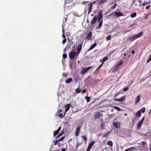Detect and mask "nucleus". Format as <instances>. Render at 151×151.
Segmentation results:
<instances>
[{
	"instance_id": "obj_1",
	"label": "nucleus",
	"mask_w": 151,
	"mask_h": 151,
	"mask_svg": "<svg viewBox=\"0 0 151 151\" xmlns=\"http://www.w3.org/2000/svg\"><path fill=\"white\" fill-rule=\"evenodd\" d=\"M103 17V14L102 11L101 10H100L98 13L97 17L96 15H95V16L92 19L91 21V26H93L94 24L96 23L97 21L98 22H100L101 20Z\"/></svg>"
},
{
	"instance_id": "obj_2",
	"label": "nucleus",
	"mask_w": 151,
	"mask_h": 151,
	"mask_svg": "<svg viewBox=\"0 0 151 151\" xmlns=\"http://www.w3.org/2000/svg\"><path fill=\"white\" fill-rule=\"evenodd\" d=\"M143 34V32H141L139 34L137 35H134L132 36L129 37L128 39L130 41H134L136 39L142 36Z\"/></svg>"
},
{
	"instance_id": "obj_3",
	"label": "nucleus",
	"mask_w": 151,
	"mask_h": 151,
	"mask_svg": "<svg viewBox=\"0 0 151 151\" xmlns=\"http://www.w3.org/2000/svg\"><path fill=\"white\" fill-rule=\"evenodd\" d=\"M76 52L73 51H70L69 54V58L71 59L74 58L76 55Z\"/></svg>"
},
{
	"instance_id": "obj_4",
	"label": "nucleus",
	"mask_w": 151,
	"mask_h": 151,
	"mask_svg": "<svg viewBox=\"0 0 151 151\" xmlns=\"http://www.w3.org/2000/svg\"><path fill=\"white\" fill-rule=\"evenodd\" d=\"M92 67V66H91L87 68H83L81 71V74L82 75L84 74Z\"/></svg>"
},
{
	"instance_id": "obj_5",
	"label": "nucleus",
	"mask_w": 151,
	"mask_h": 151,
	"mask_svg": "<svg viewBox=\"0 0 151 151\" xmlns=\"http://www.w3.org/2000/svg\"><path fill=\"white\" fill-rule=\"evenodd\" d=\"M96 1H93L92 2V3H90L88 5V6H89L88 7V14H89L91 12L92 9V6L93 5L95 2H96Z\"/></svg>"
},
{
	"instance_id": "obj_6",
	"label": "nucleus",
	"mask_w": 151,
	"mask_h": 151,
	"mask_svg": "<svg viewBox=\"0 0 151 151\" xmlns=\"http://www.w3.org/2000/svg\"><path fill=\"white\" fill-rule=\"evenodd\" d=\"M95 120L99 118L101 116H102V115L99 111L97 112L96 114L93 115Z\"/></svg>"
},
{
	"instance_id": "obj_7",
	"label": "nucleus",
	"mask_w": 151,
	"mask_h": 151,
	"mask_svg": "<svg viewBox=\"0 0 151 151\" xmlns=\"http://www.w3.org/2000/svg\"><path fill=\"white\" fill-rule=\"evenodd\" d=\"M95 142L94 141H92L91 143L88 144L87 149L86 151H89L91 149L92 146L93 145Z\"/></svg>"
},
{
	"instance_id": "obj_8",
	"label": "nucleus",
	"mask_w": 151,
	"mask_h": 151,
	"mask_svg": "<svg viewBox=\"0 0 151 151\" xmlns=\"http://www.w3.org/2000/svg\"><path fill=\"white\" fill-rule=\"evenodd\" d=\"M145 119V116L143 117V118L142 119V120L140 121H139V122L138 123L137 127L138 129H140V127L142 125V124L144 120Z\"/></svg>"
},
{
	"instance_id": "obj_9",
	"label": "nucleus",
	"mask_w": 151,
	"mask_h": 151,
	"mask_svg": "<svg viewBox=\"0 0 151 151\" xmlns=\"http://www.w3.org/2000/svg\"><path fill=\"white\" fill-rule=\"evenodd\" d=\"M81 127L80 126H79L76 129V131L75 132V135L76 136L79 135V134L80 132V128Z\"/></svg>"
},
{
	"instance_id": "obj_10",
	"label": "nucleus",
	"mask_w": 151,
	"mask_h": 151,
	"mask_svg": "<svg viewBox=\"0 0 151 151\" xmlns=\"http://www.w3.org/2000/svg\"><path fill=\"white\" fill-rule=\"evenodd\" d=\"M125 96H124L122 98H121L120 99H114L115 101H117L119 102H123L125 101Z\"/></svg>"
},
{
	"instance_id": "obj_11",
	"label": "nucleus",
	"mask_w": 151,
	"mask_h": 151,
	"mask_svg": "<svg viewBox=\"0 0 151 151\" xmlns=\"http://www.w3.org/2000/svg\"><path fill=\"white\" fill-rule=\"evenodd\" d=\"M114 14L116 15L117 17H120L122 16H124L122 13L120 12H117L114 11Z\"/></svg>"
},
{
	"instance_id": "obj_12",
	"label": "nucleus",
	"mask_w": 151,
	"mask_h": 151,
	"mask_svg": "<svg viewBox=\"0 0 151 151\" xmlns=\"http://www.w3.org/2000/svg\"><path fill=\"white\" fill-rule=\"evenodd\" d=\"M92 37V32H90L85 38L86 40H90Z\"/></svg>"
},
{
	"instance_id": "obj_13",
	"label": "nucleus",
	"mask_w": 151,
	"mask_h": 151,
	"mask_svg": "<svg viewBox=\"0 0 151 151\" xmlns=\"http://www.w3.org/2000/svg\"><path fill=\"white\" fill-rule=\"evenodd\" d=\"M113 125L115 127L118 129L120 127V123L118 122H114L113 123Z\"/></svg>"
},
{
	"instance_id": "obj_14",
	"label": "nucleus",
	"mask_w": 151,
	"mask_h": 151,
	"mask_svg": "<svg viewBox=\"0 0 151 151\" xmlns=\"http://www.w3.org/2000/svg\"><path fill=\"white\" fill-rule=\"evenodd\" d=\"M61 127H60L58 128L57 130L55 131L54 132V133L53 135L54 137H55L56 135L58 134L60 131L61 130Z\"/></svg>"
},
{
	"instance_id": "obj_15",
	"label": "nucleus",
	"mask_w": 151,
	"mask_h": 151,
	"mask_svg": "<svg viewBox=\"0 0 151 151\" xmlns=\"http://www.w3.org/2000/svg\"><path fill=\"white\" fill-rule=\"evenodd\" d=\"M71 106V104H69L65 106V111L66 112L69 109Z\"/></svg>"
},
{
	"instance_id": "obj_16",
	"label": "nucleus",
	"mask_w": 151,
	"mask_h": 151,
	"mask_svg": "<svg viewBox=\"0 0 151 151\" xmlns=\"http://www.w3.org/2000/svg\"><path fill=\"white\" fill-rule=\"evenodd\" d=\"M97 45V44L96 43H94L93 44L91 47L88 49L87 50V52L89 51L90 50L93 48L94 47H95Z\"/></svg>"
},
{
	"instance_id": "obj_17",
	"label": "nucleus",
	"mask_w": 151,
	"mask_h": 151,
	"mask_svg": "<svg viewBox=\"0 0 151 151\" xmlns=\"http://www.w3.org/2000/svg\"><path fill=\"white\" fill-rule=\"evenodd\" d=\"M140 97V95H138L136 97L135 99V103L137 104L139 102Z\"/></svg>"
},
{
	"instance_id": "obj_18",
	"label": "nucleus",
	"mask_w": 151,
	"mask_h": 151,
	"mask_svg": "<svg viewBox=\"0 0 151 151\" xmlns=\"http://www.w3.org/2000/svg\"><path fill=\"white\" fill-rule=\"evenodd\" d=\"M107 145L111 147H112L113 146V143L111 140H109L107 142Z\"/></svg>"
},
{
	"instance_id": "obj_19",
	"label": "nucleus",
	"mask_w": 151,
	"mask_h": 151,
	"mask_svg": "<svg viewBox=\"0 0 151 151\" xmlns=\"http://www.w3.org/2000/svg\"><path fill=\"white\" fill-rule=\"evenodd\" d=\"M83 42H82L80 45H79L77 49V51H81V50L82 49V45H83Z\"/></svg>"
},
{
	"instance_id": "obj_20",
	"label": "nucleus",
	"mask_w": 151,
	"mask_h": 151,
	"mask_svg": "<svg viewBox=\"0 0 151 151\" xmlns=\"http://www.w3.org/2000/svg\"><path fill=\"white\" fill-rule=\"evenodd\" d=\"M72 81V79L71 78H69L68 79L65 81L66 83H70Z\"/></svg>"
},
{
	"instance_id": "obj_21",
	"label": "nucleus",
	"mask_w": 151,
	"mask_h": 151,
	"mask_svg": "<svg viewBox=\"0 0 151 151\" xmlns=\"http://www.w3.org/2000/svg\"><path fill=\"white\" fill-rule=\"evenodd\" d=\"M123 61L121 60L119 63L116 65V68H118L123 63Z\"/></svg>"
},
{
	"instance_id": "obj_22",
	"label": "nucleus",
	"mask_w": 151,
	"mask_h": 151,
	"mask_svg": "<svg viewBox=\"0 0 151 151\" xmlns=\"http://www.w3.org/2000/svg\"><path fill=\"white\" fill-rule=\"evenodd\" d=\"M102 25V24L99 22V24L96 27V28H95L96 29H100V28L101 27Z\"/></svg>"
},
{
	"instance_id": "obj_23",
	"label": "nucleus",
	"mask_w": 151,
	"mask_h": 151,
	"mask_svg": "<svg viewBox=\"0 0 151 151\" xmlns=\"http://www.w3.org/2000/svg\"><path fill=\"white\" fill-rule=\"evenodd\" d=\"M141 114V110H139L136 113L137 116L138 117H140Z\"/></svg>"
},
{
	"instance_id": "obj_24",
	"label": "nucleus",
	"mask_w": 151,
	"mask_h": 151,
	"mask_svg": "<svg viewBox=\"0 0 151 151\" xmlns=\"http://www.w3.org/2000/svg\"><path fill=\"white\" fill-rule=\"evenodd\" d=\"M134 147H131L126 149L124 151H132L134 149Z\"/></svg>"
},
{
	"instance_id": "obj_25",
	"label": "nucleus",
	"mask_w": 151,
	"mask_h": 151,
	"mask_svg": "<svg viewBox=\"0 0 151 151\" xmlns=\"http://www.w3.org/2000/svg\"><path fill=\"white\" fill-rule=\"evenodd\" d=\"M110 132L109 131L108 132L104 134L103 136V137H107L108 135L110 133Z\"/></svg>"
},
{
	"instance_id": "obj_26",
	"label": "nucleus",
	"mask_w": 151,
	"mask_h": 151,
	"mask_svg": "<svg viewBox=\"0 0 151 151\" xmlns=\"http://www.w3.org/2000/svg\"><path fill=\"white\" fill-rule=\"evenodd\" d=\"M137 16V13L136 12H134L131 14V17L132 18H134L135 17Z\"/></svg>"
},
{
	"instance_id": "obj_27",
	"label": "nucleus",
	"mask_w": 151,
	"mask_h": 151,
	"mask_svg": "<svg viewBox=\"0 0 151 151\" xmlns=\"http://www.w3.org/2000/svg\"><path fill=\"white\" fill-rule=\"evenodd\" d=\"M81 137L83 138V139L84 140V142H85V143H86V142L87 140V138L86 137V136L85 135L82 136Z\"/></svg>"
},
{
	"instance_id": "obj_28",
	"label": "nucleus",
	"mask_w": 151,
	"mask_h": 151,
	"mask_svg": "<svg viewBox=\"0 0 151 151\" xmlns=\"http://www.w3.org/2000/svg\"><path fill=\"white\" fill-rule=\"evenodd\" d=\"M114 109L117 110L118 111H121V109L119 108V107H117L116 106H114Z\"/></svg>"
},
{
	"instance_id": "obj_29",
	"label": "nucleus",
	"mask_w": 151,
	"mask_h": 151,
	"mask_svg": "<svg viewBox=\"0 0 151 151\" xmlns=\"http://www.w3.org/2000/svg\"><path fill=\"white\" fill-rule=\"evenodd\" d=\"M85 99L86 100L87 102L90 101V98L89 97L86 96L85 97Z\"/></svg>"
},
{
	"instance_id": "obj_30",
	"label": "nucleus",
	"mask_w": 151,
	"mask_h": 151,
	"mask_svg": "<svg viewBox=\"0 0 151 151\" xmlns=\"http://www.w3.org/2000/svg\"><path fill=\"white\" fill-rule=\"evenodd\" d=\"M108 57L107 56H106L104 58H103V60H102V63H103L104 62H105V61L107 60Z\"/></svg>"
},
{
	"instance_id": "obj_31",
	"label": "nucleus",
	"mask_w": 151,
	"mask_h": 151,
	"mask_svg": "<svg viewBox=\"0 0 151 151\" xmlns=\"http://www.w3.org/2000/svg\"><path fill=\"white\" fill-rule=\"evenodd\" d=\"M111 38V36L110 35H109L106 37V40L107 41H109L110 40Z\"/></svg>"
},
{
	"instance_id": "obj_32",
	"label": "nucleus",
	"mask_w": 151,
	"mask_h": 151,
	"mask_svg": "<svg viewBox=\"0 0 151 151\" xmlns=\"http://www.w3.org/2000/svg\"><path fill=\"white\" fill-rule=\"evenodd\" d=\"M117 6V4L116 3H115V4L111 7V9L112 10H113Z\"/></svg>"
},
{
	"instance_id": "obj_33",
	"label": "nucleus",
	"mask_w": 151,
	"mask_h": 151,
	"mask_svg": "<svg viewBox=\"0 0 151 151\" xmlns=\"http://www.w3.org/2000/svg\"><path fill=\"white\" fill-rule=\"evenodd\" d=\"M81 89H79L78 88H76V92L77 93H79L81 92Z\"/></svg>"
},
{
	"instance_id": "obj_34",
	"label": "nucleus",
	"mask_w": 151,
	"mask_h": 151,
	"mask_svg": "<svg viewBox=\"0 0 151 151\" xmlns=\"http://www.w3.org/2000/svg\"><path fill=\"white\" fill-rule=\"evenodd\" d=\"M58 115L62 118H63L64 116V115H63L62 113H60V112L58 113Z\"/></svg>"
},
{
	"instance_id": "obj_35",
	"label": "nucleus",
	"mask_w": 151,
	"mask_h": 151,
	"mask_svg": "<svg viewBox=\"0 0 151 151\" xmlns=\"http://www.w3.org/2000/svg\"><path fill=\"white\" fill-rule=\"evenodd\" d=\"M63 134V132L62 131V132L60 133L56 137L57 138L59 137H60Z\"/></svg>"
},
{
	"instance_id": "obj_36",
	"label": "nucleus",
	"mask_w": 151,
	"mask_h": 151,
	"mask_svg": "<svg viewBox=\"0 0 151 151\" xmlns=\"http://www.w3.org/2000/svg\"><path fill=\"white\" fill-rule=\"evenodd\" d=\"M142 146L144 147H145L146 145H147L146 142H142Z\"/></svg>"
},
{
	"instance_id": "obj_37",
	"label": "nucleus",
	"mask_w": 151,
	"mask_h": 151,
	"mask_svg": "<svg viewBox=\"0 0 151 151\" xmlns=\"http://www.w3.org/2000/svg\"><path fill=\"white\" fill-rule=\"evenodd\" d=\"M107 0H101L100 2V4H103L105 2H106Z\"/></svg>"
},
{
	"instance_id": "obj_38",
	"label": "nucleus",
	"mask_w": 151,
	"mask_h": 151,
	"mask_svg": "<svg viewBox=\"0 0 151 151\" xmlns=\"http://www.w3.org/2000/svg\"><path fill=\"white\" fill-rule=\"evenodd\" d=\"M140 110H141V111L142 113H144L145 112V107L142 108Z\"/></svg>"
},
{
	"instance_id": "obj_39",
	"label": "nucleus",
	"mask_w": 151,
	"mask_h": 151,
	"mask_svg": "<svg viewBox=\"0 0 151 151\" xmlns=\"http://www.w3.org/2000/svg\"><path fill=\"white\" fill-rule=\"evenodd\" d=\"M63 58L64 59H66L67 58V55L66 54H64L63 55Z\"/></svg>"
},
{
	"instance_id": "obj_40",
	"label": "nucleus",
	"mask_w": 151,
	"mask_h": 151,
	"mask_svg": "<svg viewBox=\"0 0 151 151\" xmlns=\"http://www.w3.org/2000/svg\"><path fill=\"white\" fill-rule=\"evenodd\" d=\"M65 138V137L64 136L62 137L60 139L58 140V141H62Z\"/></svg>"
},
{
	"instance_id": "obj_41",
	"label": "nucleus",
	"mask_w": 151,
	"mask_h": 151,
	"mask_svg": "<svg viewBox=\"0 0 151 151\" xmlns=\"http://www.w3.org/2000/svg\"><path fill=\"white\" fill-rule=\"evenodd\" d=\"M150 3V2L148 3V2H144V3H142V5L143 6H145L147 4H149Z\"/></svg>"
},
{
	"instance_id": "obj_42",
	"label": "nucleus",
	"mask_w": 151,
	"mask_h": 151,
	"mask_svg": "<svg viewBox=\"0 0 151 151\" xmlns=\"http://www.w3.org/2000/svg\"><path fill=\"white\" fill-rule=\"evenodd\" d=\"M151 60V57L150 56V57L149 58V59L147 60V63H148Z\"/></svg>"
},
{
	"instance_id": "obj_43",
	"label": "nucleus",
	"mask_w": 151,
	"mask_h": 151,
	"mask_svg": "<svg viewBox=\"0 0 151 151\" xmlns=\"http://www.w3.org/2000/svg\"><path fill=\"white\" fill-rule=\"evenodd\" d=\"M128 87H126L125 88H124L123 90V91H127L128 89Z\"/></svg>"
},
{
	"instance_id": "obj_44",
	"label": "nucleus",
	"mask_w": 151,
	"mask_h": 151,
	"mask_svg": "<svg viewBox=\"0 0 151 151\" xmlns=\"http://www.w3.org/2000/svg\"><path fill=\"white\" fill-rule=\"evenodd\" d=\"M59 142V141H58V140L57 141H54V144L55 145H57V142Z\"/></svg>"
},
{
	"instance_id": "obj_45",
	"label": "nucleus",
	"mask_w": 151,
	"mask_h": 151,
	"mask_svg": "<svg viewBox=\"0 0 151 151\" xmlns=\"http://www.w3.org/2000/svg\"><path fill=\"white\" fill-rule=\"evenodd\" d=\"M67 40L66 39H64L63 40L62 42V43L63 44H64L66 42Z\"/></svg>"
},
{
	"instance_id": "obj_46",
	"label": "nucleus",
	"mask_w": 151,
	"mask_h": 151,
	"mask_svg": "<svg viewBox=\"0 0 151 151\" xmlns=\"http://www.w3.org/2000/svg\"><path fill=\"white\" fill-rule=\"evenodd\" d=\"M80 51H77V52H76V56H78V55L79 54L80 52Z\"/></svg>"
},
{
	"instance_id": "obj_47",
	"label": "nucleus",
	"mask_w": 151,
	"mask_h": 151,
	"mask_svg": "<svg viewBox=\"0 0 151 151\" xmlns=\"http://www.w3.org/2000/svg\"><path fill=\"white\" fill-rule=\"evenodd\" d=\"M86 89H84L83 90L82 92L83 93H85L86 92Z\"/></svg>"
},
{
	"instance_id": "obj_48",
	"label": "nucleus",
	"mask_w": 151,
	"mask_h": 151,
	"mask_svg": "<svg viewBox=\"0 0 151 151\" xmlns=\"http://www.w3.org/2000/svg\"><path fill=\"white\" fill-rule=\"evenodd\" d=\"M150 7V5H148L146 7V9L147 10Z\"/></svg>"
},
{
	"instance_id": "obj_49",
	"label": "nucleus",
	"mask_w": 151,
	"mask_h": 151,
	"mask_svg": "<svg viewBox=\"0 0 151 151\" xmlns=\"http://www.w3.org/2000/svg\"><path fill=\"white\" fill-rule=\"evenodd\" d=\"M68 50V48H67L66 47L64 49V52H66V51Z\"/></svg>"
},
{
	"instance_id": "obj_50",
	"label": "nucleus",
	"mask_w": 151,
	"mask_h": 151,
	"mask_svg": "<svg viewBox=\"0 0 151 151\" xmlns=\"http://www.w3.org/2000/svg\"><path fill=\"white\" fill-rule=\"evenodd\" d=\"M62 37H63V38L64 39H65V37H66L65 36V35H64L63 34L62 35Z\"/></svg>"
},
{
	"instance_id": "obj_51",
	"label": "nucleus",
	"mask_w": 151,
	"mask_h": 151,
	"mask_svg": "<svg viewBox=\"0 0 151 151\" xmlns=\"http://www.w3.org/2000/svg\"><path fill=\"white\" fill-rule=\"evenodd\" d=\"M78 147H79V146H78V145H76V148H75V149L76 150H77V149L78 148Z\"/></svg>"
},
{
	"instance_id": "obj_52",
	"label": "nucleus",
	"mask_w": 151,
	"mask_h": 151,
	"mask_svg": "<svg viewBox=\"0 0 151 151\" xmlns=\"http://www.w3.org/2000/svg\"><path fill=\"white\" fill-rule=\"evenodd\" d=\"M100 68H99V67H98V68H97V69H96V71H95V72H96L97 71V70H100Z\"/></svg>"
},
{
	"instance_id": "obj_53",
	"label": "nucleus",
	"mask_w": 151,
	"mask_h": 151,
	"mask_svg": "<svg viewBox=\"0 0 151 151\" xmlns=\"http://www.w3.org/2000/svg\"><path fill=\"white\" fill-rule=\"evenodd\" d=\"M66 149L65 148H63L61 151H65Z\"/></svg>"
},
{
	"instance_id": "obj_54",
	"label": "nucleus",
	"mask_w": 151,
	"mask_h": 151,
	"mask_svg": "<svg viewBox=\"0 0 151 151\" xmlns=\"http://www.w3.org/2000/svg\"><path fill=\"white\" fill-rule=\"evenodd\" d=\"M103 63H102L101 65H100V66H99V68H100V67H101L102 65H103Z\"/></svg>"
},
{
	"instance_id": "obj_55",
	"label": "nucleus",
	"mask_w": 151,
	"mask_h": 151,
	"mask_svg": "<svg viewBox=\"0 0 151 151\" xmlns=\"http://www.w3.org/2000/svg\"><path fill=\"white\" fill-rule=\"evenodd\" d=\"M63 76L64 77H65L66 76V74H63Z\"/></svg>"
},
{
	"instance_id": "obj_56",
	"label": "nucleus",
	"mask_w": 151,
	"mask_h": 151,
	"mask_svg": "<svg viewBox=\"0 0 151 151\" xmlns=\"http://www.w3.org/2000/svg\"><path fill=\"white\" fill-rule=\"evenodd\" d=\"M62 31H63V34H64V32H65V31H64V29H63V30H62Z\"/></svg>"
},
{
	"instance_id": "obj_57",
	"label": "nucleus",
	"mask_w": 151,
	"mask_h": 151,
	"mask_svg": "<svg viewBox=\"0 0 151 151\" xmlns=\"http://www.w3.org/2000/svg\"><path fill=\"white\" fill-rule=\"evenodd\" d=\"M62 111V109H60L59 110V112L60 113V112H61Z\"/></svg>"
},
{
	"instance_id": "obj_58",
	"label": "nucleus",
	"mask_w": 151,
	"mask_h": 151,
	"mask_svg": "<svg viewBox=\"0 0 151 151\" xmlns=\"http://www.w3.org/2000/svg\"><path fill=\"white\" fill-rule=\"evenodd\" d=\"M103 22V20L102 19V20H101L99 22L102 24Z\"/></svg>"
},
{
	"instance_id": "obj_59",
	"label": "nucleus",
	"mask_w": 151,
	"mask_h": 151,
	"mask_svg": "<svg viewBox=\"0 0 151 151\" xmlns=\"http://www.w3.org/2000/svg\"><path fill=\"white\" fill-rule=\"evenodd\" d=\"M132 53L133 54H134L135 53V52L134 50L132 51Z\"/></svg>"
},
{
	"instance_id": "obj_60",
	"label": "nucleus",
	"mask_w": 151,
	"mask_h": 151,
	"mask_svg": "<svg viewBox=\"0 0 151 151\" xmlns=\"http://www.w3.org/2000/svg\"><path fill=\"white\" fill-rule=\"evenodd\" d=\"M82 144V143L80 144L79 143H77V145H78V146L80 145V144Z\"/></svg>"
},
{
	"instance_id": "obj_61",
	"label": "nucleus",
	"mask_w": 151,
	"mask_h": 151,
	"mask_svg": "<svg viewBox=\"0 0 151 151\" xmlns=\"http://www.w3.org/2000/svg\"><path fill=\"white\" fill-rule=\"evenodd\" d=\"M86 22L87 23H88L89 22V21L88 19H87L86 20Z\"/></svg>"
},
{
	"instance_id": "obj_62",
	"label": "nucleus",
	"mask_w": 151,
	"mask_h": 151,
	"mask_svg": "<svg viewBox=\"0 0 151 151\" xmlns=\"http://www.w3.org/2000/svg\"><path fill=\"white\" fill-rule=\"evenodd\" d=\"M119 94V93L116 94V95L115 96V97H116V96H117V95H118Z\"/></svg>"
},
{
	"instance_id": "obj_63",
	"label": "nucleus",
	"mask_w": 151,
	"mask_h": 151,
	"mask_svg": "<svg viewBox=\"0 0 151 151\" xmlns=\"http://www.w3.org/2000/svg\"><path fill=\"white\" fill-rule=\"evenodd\" d=\"M139 2L140 3H141V2H142V1L141 0H139Z\"/></svg>"
},
{
	"instance_id": "obj_64",
	"label": "nucleus",
	"mask_w": 151,
	"mask_h": 151,
	"mask_svg": "<svg viewBox=\"0 0 151 151\" xmlns=\"http://www.w3.org/2000/svg\"><path fill=\"white\" fill-rule=\"evenodd\" d=\"M53 151H59V150H54Z\"/></svg>"
}]
</instances>
